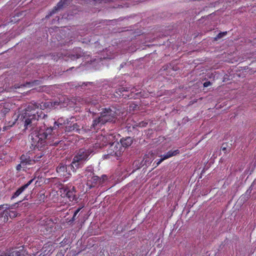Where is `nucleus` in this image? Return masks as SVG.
Wrapping results in <instances>:
<instances>
[{"label":"nucleus","instance_id":"f257e3e1","mask_svg":"<svg viewBox=\"0 0 256 256\" xmlns=\"http://www.w3.org/2000/svg\"><path fill=\"white\" fill-rule=\"evenodd\" d=\"M45 114L42 111L33 114L30 112H26L21 117L24 122L25 129L32 130L37 126L38 122L41 117L44 118Z\"/></svg>","mask_w":256,"mask_h":256},{"label":"nucleus","instance_id":"f03ea898","mask_svg":"<svg viewBox=\"0 0 256 256\" xmlns=\"http://www.w3.org/2000/svg\"><path fill=\"white\" fill-rule=\"evenodd\" d=\"M53 128H48L46 131L41 133L40 131L34 137L32 136V140L33 144L32 145H35L38 148H42L46 144H50V140L52 136V132Z\"/></svg>","mask_w":256,"mask_h":256},{"label":"nucleus","instance_id":"7ed1b4c3","mask_svg":"<svg viewBox=\"0 0 256 256\" xmlns=\"http://www.w3.org/2000/svg\"><path fill=\"white\" fill-rule=\"evenodd\" d=\"M114 136L112 134H110L104 137L103 140L107 141L108 143L110 145V150L112 151L114 154L118 157L120 156L124 152V148L120 143L117 141H113Z\"/></svg>","mask_w":256,"mask_h":256},{"label":"nucleus","instance_id":"20e7f679","mask_svg":"<svg viewBox=\"0 0 256 256\" xmlns=\"http://www.w3.org/2000/svg\"><path fill=\"white\" fill-rule=\"evenodd\" d=\"M102 124L107 122H115L117 118L116 108L114 107L104 108L100 113Z\"/></svg>","mask_w":256,"mask_h":256},{"label":"nucleus","instance_id":"39448f33","mask_svg":"<svg viewBox=\"0 0 256 256\" xmlns=\"http://www.w3.org/2000/svg\"><path fill=\"white\" fill-rule=\"evenodd\" d=\"M92 152V150H90L80 149L74 156V160H77L83 164Z\"/></svg>","mask_w":256,"mask_h":256},{"label":"nucleus","instance_id":"423d86ee","mask_svg":"<svg viewBox=\"0 0 256 256\" xmlns=\"http://www.w3.org/2000/svg\"><path fill=\"white\" fill-rule=\"evenodd\" d=\"M72 0H60L50 14L46 16V18H49L53 14H55L58 10H62V8L69 6Z\"/></svg>","mask_w":256,"mask_h":256},{"label":"nucleus","instance_id":"0eeeda50","mask_svg":"<svg viewBox=\"0 0 256 256\" xmlns=\"http://www.w3.org/2000/svg\"><path fill=\"white\" fill-rule=\"evenodd\" d=\"M100 182V178L98 176H94V174H92V176L90 178H88L86 185L90 188H91L94 187L98 182Z\"/></svg>","mask_w":256,"mask_h":256},{"label":"nucleus","instance_id":"6e6552de","mask_svg":"<svg viewBox=\"0 0 256 256\" xmlns=\"http://www.w3.org/2000/svg\"><path fill=\"white\" fill-rule=\"evenodd\" d=\"M84 56V53L81 50V48H76L74 51L71 54H70L68 58H70L71 60H74L78 59Z\"/></svg>","mask_w":256,"mask_h":256},{"label":"nucleus","instance_id":"1a4fd4ad","mask_svg":"<svg viewBox=\"0 0 256 256\" xmlns=\"http://www.w3.org/2000/svg\"><path fill=\"white\" fill-rule=\"evenodd\" d=\"M120 142L122 148L125 149L131 146L133 142V139L130 136H127L122 138Z\"/></svg>","mask_w":256,"mask_h":256},{"label":"nucleus","instance_id":"9d476101","mask_svg":"<svg viewBox=\"0 0 256 256\" xmlns=\"http://www.w3.org/2000/svg\"><path fill=\"white\" fill-rule=\"evenodd\" d=\"M34 179H32L28 182L26 184H24L20 188L13 194L12 198H14L18 196L26 188L33 182Z\"/></svg>","mask_w":256,"mask_h":256},{"label":"nucleus","instance_id":"9b49d317","mask_svg":"<svg viewBox=\"0 0 256 256\" xmlns=\"http://www.w3.org/2000/svg\"><path fill=\"white\" fill-rule=\"evenodd\" d=\"M179 153V150H170L166 154H164L163 156V158H161L156 164L157 166H158L162 160L167 159L171 156L176 155Z\"/></svg>","mask_w":256,"mask_h":256},{"label":"nucleus","instance_id":"f8f14e48","mask_svg":"<svg viewBox=\"0 0 256 256\" xmlns=\"http://www.w3.org/2000/svg\"><path fill=\"white\" fill-rule=\"evenodd\" d=\"M82 163L81 162H78L77 160H74V158L71 164L68 166V168H70L73 172H74L77 168H81Z\"/></svg>","mask_w":256,"mask_h":256},{"label":"nucleus","instance_id":"ddd939ff","mask_svg":"<svg viewBox=\"0 0 256 256\" xmlns=\"http://www.w3.org/2000/svg\"><path fill=\"white\" fill-rule=\"evenodd\" d=\"M40 108L41 110H45L46 108H49L50 109L52 108V102H42L40 104Z\"/></svg>","mask_w":256,"mask_h":256},{"label":"nucleus","instance_id":"4468645a","mask_svg":"<svg viewBox=\"0 0 256 256\" xmlns=\"http://www.w3.org/2000/svg\"><path fill=\"white\" fill-rule=\"evenodd\" d=\"M74 188L72 187V190H65V191H66V196L68 198H69L70 199H72V200H74V196H75V194H74L75 192L74 191Z\"/></svg>","mask_w":256,"mask_h":256},{"label":"nucleus","instance_id":"2eb2a0df","mask_svg":"<svg viewBox=\"0 0 256 256\" xmlns=\"http://www.w3.org/2000/svg\"><path fill=\"white\" fill-rule=\"evenodd\" d=\"M100 124H102V121L101 120L100 116L98 118L93 120V123H92V126L95 129L96 126H97V125Z\"/></svg>","mask_w":256,"mask_h":256},{"label":"nucleus","instance_id":"dca6fc26","mask_svg":"<svg viewBox=\"0 0 256 256\" xmlns=\"http://www.w3.org/2000/svg\"><path fill=\"white\" fill-rule=\"evenodd\" d=\"M82 128V126L78 125L77 123H74L70 126L71 130H74L76 132H79L81 128Z\"/></svg>","mask_w":256,"mask_h":256},{"label":"nucleus","instance_id":"f3484780","mask_svg":"<svg viewBox=\"0 0 256 256\" xmlns=\"http://www.w3.org/2000/svg\"><path fill=\"white\" fill-rule=\"evenodd\" d=\"M221 148L222 150L224 152V154L230 151V147L228 146V144L224 143L222 144L221 146Z\"/></svg>","mask_w":256,"mask_h":256},{"label":"nucleus","instance_id":"a211bd4d","mask_svg":"<svg viewBox=\"0 0 256 256\" xmlns=\"http://www.w3.org/2000/svg\"><path fill=\"white\" fill-rule=\"evenodd\" d=\"M9 212H10V210H4L3 212L1 214L2 216L4 218V220H8L9 216Z\"/></svg>","mask_w":256,"mask_h":256},{"label":"nucleus","instance_id":"6ab92c4d","mask_svg":"<svg viewBox=\"0 0 256 256\" xmlns=\"http://www.w3.org/2000/svg\"><path fill=\"white\" fill-rule=\"evenodd\" d=\"M226 34H227L226 32L219 33L217 35V36L215 38V40H217L222 38L224 36H226Z\"/></svg>","mask_w":256,"mask_h":256},{"label":"nucleus","instance_id":"aec40b11","mask_svg":"<svg viewBox=\"0 0 256 256\" xmlns=\"http://www.w3.org/2000/svg\"><path fill=\"white\" fill-rule=\"evenodd\" d=\"M80 210V208H78V210H76L75 211V212L74 214L73 217L68 222H70V224H72V222H73L75 220V217L76 216V214H78V212H79Z\"/></svg>","mask_w":256,"mask_h":256},{"label":"nucleus","instance_id":"412c9836","mask_svg":"<svg viewBox=\"0 0 256 256\" xmlns=\"http://www.w3.org/2000/svg\"><path fill=\"white\" fill-rule=\"evenodd\" d=\"M17 214L16 212L10 210V212H9V217L11 218H14L17 216Z\"/></svg>","mask_w":256,"mask_h":256},{"label":"nucleus","instance_id":"4be33fe9","mask_svg":"<svg viewBox=\"0 0 256 256\" xmlns=\"http://www.w3.org/2000/svg\"><path fill=\"white\" fill-rule=\"evenodd\" d=\"M14 252L9 251L4 253H2V254L4 255V256H14Z\"/></svg>","mask_w":256,"mask_h":256},{"label":"nucleus","instance_id":"5701e85b","mask_svg":"<svg viewBox=\"0 0 256 256\" xmlns=\"http://www.w3.org/2000/svg\"><path fill=\"white\" fill-rule=\"evenodd\" d=\"M24 158H25L24 156H22L20 158L21 164H22L23 166L26 165L27 164V162H26V160H25Z\"/></svg>","mask_w":256,"mask_h":256},{"label":"nucleus","instance_id":"b1692460","mask_svg":"<svg viewBox=\"0 0 256 256\" xmlns=\"http://www.w3.org/2000/svg\"><path fill=\"white\" fill-rule=\"evenodd\" d=\"M60 104V102H52V108H56L57 106H58Z\"/></svg>","mask_w":256,"mask_h":256},{"label":"nucleus","instance_id":"393cba45","mask_svg":"<svg viewBox=\"0 0 256 256\" xmlns=\"http://www.w3.org/2000/svg\"><path fill=\"white\" fill-rule=\"evenodd\" d=\"M65 169V166H58V168H57V170H64Z\"/></svg>","mask_w":256,"mask_h":256},{"label":"nucleus","instance_id":"a878e982","mask_svg":"<svg viewBox=\"0 0 256 256\" xmlns=\"http://www.w3.org/2000/svg\"><path fill=\"white\" fill-rule=\"evenodd\" d=\"M15 256H24V254H22L19 251L14 252Z\"/></svg>","mask_w":256,"mask_h":256},{"label":"nucleus","instance_id":"bb28decb","mask_svg":"<svg viewBox=\"0 0 256 256\" xmlns=\"http://www.w3.org/2000/svg\"><path fill=\"white\" fill-rule=\"evenodd\" d=\"M211 84V82H204V87H208V86H210Z\"/></svg>","mask_w":256,"mask_h":256},{"label":"nucleus","instance_id":"cd10ccee","mask_svg":"<svg viewBox=\"0 0 256 256\" xmlns=\"http://www.w3.org/2000/svg\"><path fill=\"white\" fill-rule=\"evenodd\" d=\"M94 1L98 2V3H101L102 2H108L109 0H93Z\"/></svg>","mask_w":256,"mask_h":256},{"label":"nucleus","instance_id":"c85d7f7f","mask_svg":"<svg viewBox=\"0 0 256 256\" xmlns=\"http://www.w3.org/2000/svg\"><path fill=\"white\" fill-rule=\"evenodd\" d=\"M92 82H84L81 86H82L84 85L85 86H87L88 85H92Z\"/></svg>","mask_w":256,"mask_h":256},{"label":"nucleus","instance_id":"c756f323","mask_svg":"<svg viewBox=\"0 0 256 256\" xmlns=\"http://www.w3.org/2000/svg\"><path fill=\"white\" fill-rule=\"evenodd\" d=\"M22 164L21 163L19 164H18L17 166H16V170H20V169H21V168H22Z\"/></svg>","mask_w":256,"mask_h":256},{"label":"nucleus","instance_id":"7c9ffc66","mask_svg":"<svg viewBox=\"0 0 256 256\" xmlns=\"http://www.w3.org/2000/svg\"><path fill=\"white\" fill-rule=\"evenodd\" d=\"M140 124H141L142 126H146L148 124V122H142Z\"/></svg>","mask_w":256,"mask_h":256},{"label":"nucleus","instance_id":"2f4dec72","mask_svg":"<svg viewBox=\"0 0 256 256\" xmlns=\"http://www.w3.org/2000/svg\"><path fill=\"white\" fill-rule=\"evenodd\" d=\"M38 82H39V80H34V81H32V84H38ZM28 84H31V82H28Z\"/></svg>","mask_w":256,"mask_h":256},{"label":"nucleus","instance_id":"473e14b6","mask_svg":"<svg viewBox=\"0 0 256 256\" xmlns=\"http://www.w3.org/2000/svg\"><path fill=\"white\" fill-rule=\"evenodd\" d=\"M120 92H124L125 91V89L124 88H120Z\"/></svg>","mask_w":256,"mask_h":256},{"label":"nucleus","instance_id":"72a5a7b5","mask_svg":"<svg viewBox=\"0 0 256 256\" xmlns=\"http://www.w3.org/2000/svg\"><path fill=\"white\" fill-rule=\"evenodd\" d=\"M72 68H74V67H72V68H70V70H72Z\"/></svg>","mask_w":256,"mask_h":256},{"label":"nucleus","instance_id":"f704fd0d","mask_svg":"<svg viewBox=\"0 0 256 256\" xmlns=\"http://www.w3.org/2000/svg\"><path fill=\"white\" fill-rule=\"evenodd\" d=\"M0 256H4V255H3V254H0Z\"/></svg>","mask_w":256,"mask_h":256},{"label":"nucleus","instance_id":"c9c22d12","mask_svg":"<svg viewBox=\"0 0 256 256\" xmlns=\"http://www.w3.org/2000/svg\"><path fill=\"white\" fill-rule=\"evenodd\" d=\"M2 206H0V208H2Z\"/></svg>","mask_w":256,"mask_h":256}]
</instances>
